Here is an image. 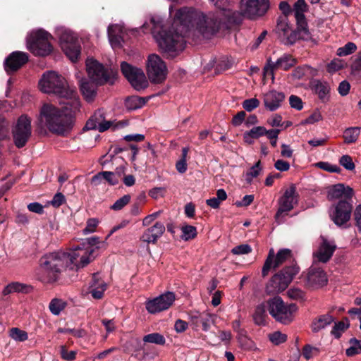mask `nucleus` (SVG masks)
<instances>
[{
	"mask_svg": "<svg viewBox=\"0 0 361 361\" xmlns=\"http://www.w3.org/2000/svg\"><path fill=\"white\" fill-rule=\"evenodd\" d=\"M220 11L205 15L202 13H186L183 9L177 11L173 24L168 28L160 20L152 18L151 31L164 56L168 59L177 56L185 48L183 33L196 28L203 36L209 37L230 23H240L239 13L230 10L232 0H211Z\"/></svg>",
	"mask_w": 361,
	"mask_h": 361,
	"instance_id": "obj_1",
	"label": "nucleus"
},
{
	"mask_svg": "<svg viewBox=\"0 0 361 361\" xmlns=\"http://www.w3.org/2000/svg\"><path fill=\"white\" fill-rule=\"evenodd\" d=\"M61 107L44 103L40 107L38 119L52 134L65 136L74 127L75 115L80 110L79 97H71L60 102Z\"/></svg>",
	"mask_w": 361,
	"mask_h": 361,
	"instance_id": "obj_2",
	"label": "nucleus"
},
{
	"mask_svg": "<svg viewBox=\"0 0 361 361\" xmlns=\"http://www.w3.org/2000/svg\"><path fill=\"white\" fill-rule=\"evenodd\" d=\"M68 256L66 252L58 251L45 254L39 259L40 273L38 279L47 284L56 282L61 273L67 267Z\"/></svg>",
	"mask_w": 361,
	"mask_h": 361,
	"instance_id": "obj_3",
	"label": "nucleus"
},
{
	"mask_svg": "<svg viewBox=\"0 0 361 361\" xmlns=\"http://www.w3.org/2000/svg\"><path fill=\"white\" fill-rule=\"evenodd\" d=\"M39 87L42 92L54 94L63 100L79 97L75 90L68 87L65 78L54 71L44 73L39 82Z\"/></svg>",
	"mask_w": 361,
	"mask_h": 361,
	"instance_id": "obj_4",
	"label": "nucleus"
},
{
	"mask_svg": "<svg viewBox=\"0 0 361 361\" xmlns=\"http://www.w3.org/2000/svg\"><path fill=\"white\" fill-rule=\"evenodd\" d=\"M299 271V266L295 260H292L289 265L285 266L271 278L266 287L267 293L274 294L283 291Z\"/></svg>",
	"mask_w": 361,
	"mask_h": 361,
	"instance_id": "obj_5",
	"label": "nucleus"
},
{
	"mask_svg": "<svg viewBox=\"0 0 361 361\" xmlns=\"http://www.w3.org/2000/svg\"><path fill=\"white\" fill-rule=\"evenodd\" d=\"M52 39L50 33L39 29L30 34L27 42V49L35 56H48L53 51V46L51 43Z\"/></svg>",
	"mask_w": 361,
	"mask_h": 361,
	"instance_id": "obj_6",
	"label": "nucleus"
},
{
	"mask_svg": "<svg viewBox=\"0 0 361 361\" xmlns=\"http://www.w3.org/2000/svg\"><path fill=\"white\" fill-rule=\"evenodd\" d=\"M269 314L276 321L289 324L293 320V314L298 310L296 304L286 305L281 297L276 296L267 301Z\"/></svg>",
	"mask_w": 361,
	"mask_h": 361,
	"instance_id": "obj_7",
	"label": "nucleus"
},
{
	"mask_svg": "<svg viewBox=\"0 0 361 361\" xmlns=\"http://www.w3.org/2000/svg\"><path fill=\"white\" fill-rule=\"evenodd\" d=\"M86 69L90 79L99 85L106 83L112 85L116 79V71L105 68L94 59L87 60Z\"/></svg>",
	"mask_w": 361,
	"mask_h": 361,
	"instance_id": "obj_8",
	"label": "nucleus"
},
{
	"mask_svg": "<svg viewBox=\"0 0 361 361\" xmlns=\"http://www.w3.org/2000/svg\"><path fill=\"white\" fill-rule=\"evenodd\" d=\"M68 256L66 266L70 269L78 271L92 262L97 256L95 248L81 249L78 247L71 253L66 252Z\"/></svg>",
	"mask_w": 361,
	"mask_h": 361,
	"instance_id": "obj_9",
	"label": "nucleus"
},
{
	"mask_svg": "<svg viewBox=\"0 0 361 361\" xmlns=\"http://www.w3.org/2000/svg\"><path fill=\"white\" fill-rule=\"evenodd\" d=\"M147 73L151 82L159 84L166 80L168 69L159 56L151 54L147 59Z\"/></svg>",
	"mask_w": 361,
	"mask_h": 361,
	"instance_id": "obj_10",
	"label": "nucleus"
},
{
	"mask_svg": "<svg viewBox=\"0 0 361 361\" xmlns=\"http://www.w3.org/2000/svg\"><path fill=\"white\" fill-rule=\"evenodd\" d=\"M32 133L31 120L26 115L20 116L12 129L14 145L17 148H22L27 144Z\"/></svg>",
	"mask_w": 361,
	"mask_h": 361,
	"instance_id": "obj_11",
	"label": "nucleus"
},
{
	"mask_svg": "<svg viewBox=\"0 0 361 361\" xmlns=\"http://www.w3.org/2000/svg\"><path fill=\"white\" fill-rule=\"evenodd\" d=\"M353 209V200H339L330 213L331 221L338 227L344 226L350 219Z\"/></svg>",
	"mask_w": 361,
	"mask_h": 361,
	"instance_id": "obj_12",
	"label": "nucleus"
},
{
	"mask_svg": "<svg viewBox=\"0 0 361 361\" xmlns=\"http://www.w3.org/2000/svg\"><path fill=\"white\" fill-rule=\"evenodd\" d=\"M61 47L66 56L76 62L80 56L81 47L78 37L71 31L64 30L60 35Z\"/></svg>",
	"mask_w": 361,
	"mask_h": 361,
	"instance_id": "obj_13",
	"label": "nucleus"
},
{
	"mask_svg": "<svg viewBox=\"0 0 361 361\" xmlns=\"http://www.w3.org/2000/svg\"><path fill=\"white\" fill-rule=\"evenodd\" d=\"M121 70L135 90L140 91L147 87L148 81L142 69L123 61L121 64Z\"/></svg>",
	"mask_w": 361,
	"mask_h": 361,
	"instance_id": "obj_14",
	"label": "nucleus"
},
{
	"mask_svg": "<svg viewBox=\"0 0 361 361\" xmlns=\"http://www.w3.org/2000/svg\"><path fill=\"white\" fill-rule=\"evenodd\" d=\"M297 63V60L290 54H284L279 58L276 62H273L271 58H269L267 64L263 69L264 77L271 76V79L274 80V70L282 69L283 71H288L293 67Z\"/></svg>",
	"mask_w": 361,
	"mask_h": 361,
	"instance_id": "obj_15",
	"label": "nucleus"
},
{
	"mask_svg": "<svg viewBox=\"0 0 361 361\" xmlns=\"http://www.w3.org/2000/svg\"><path fill=\"white\" fill-rule=\"evenodd\" d=\"M298 199L299 195L296 192V186L295 184H291L279 200L280 207L275 214V218L278 219L284 212L291 211L298 204Z\"/></svg>",
	"mask_w": 361,
	"mask_h": 361,
	"instance_id": "obj_16",
	"label": "nucleus"
},
{
	"mask_svg": "<svg viewBox=\"0 0 361 361\" xmlns=\"http://www.w3.org/2000/svg\"><path fill=\"white\" fill-rule=\"evenodd\" d=\"M269 6L268 0H241L240 1L241 10L249 18L264 15Z\"/></svg>",
	"mask_w": 361,
	"mask_h": 361,
	"instance_id": "obj_17",
	"label": "nucleus"
},
{
	"mask_svg": "<svg viewBox=\"0 0 361 361\" xmlns=\"http://www.w3.org/2000/svg\"><path fill=\"white\" fill-rule=\"evenodd\" d=\"M29 60L27 53L15 51L11 53L4 62V70L8 75H11L21 68Z\"/></svg>",
	"mask_w": 361,
	"mask_h": 361,
	"instance_id": "obj_18",
	"label": "nucleus"
},
{
	"mask_svg": "<svg viewBox=\"0 0 361 361\" xmlns=\"http://www.w3.org/2000/svg\"><path fill=\"white\" fill-rule=\"evenodd\" d=\"M311 38V34L308 30L307 23L300 25V23H297L296 30L290 29L289 32L283 37L281 41L286 45L293 44L297 40H309Z\"/></svg>",
	"mask_w": 361,
	"mask_h": 361,
	"instance_id": "obj_19",
	"label": "nucleus"
},
{
	"mask_svg": "<svg viewBox=\"0 0 361 361\" xmlns=\"http://www.w3.org/2000/svg\"><path fill=\"white\" fill-rule=\"evenodd\" d=\"M354 195V191L350 186H345L343 183H338L331 185L327 193L329 200L336 199L351 200Z\"/></svg>",
	"mask_w": 361,
	"mask_h": 361,
	"instance_id": "obj_20",
	"label": "nucleus"
},
{
	"mask_svg": "<svg viewBox=\"0 0 361 361\" xmlns=\"http://www.w3.org/2000/svg\"><path fill=\"white\" fill-rule=\"evenodd\" d=\"M326 274L320 268H311L307 276L306 284L309 288H318L326 285Z\"/></svg>",
	"mask_w": 361,
	"mask_h": 361,
	"instance_id": "obj_21",
	"label": "nucleus"
},
{
	"mask_svg": "<svg viewBox=\"0 0 361 361\" xmlns=\"http://www.w3.org/2000/svg\"><path fill=\"white\" fill-rule=\"evenodd\" d=\"M165 226L160 221H157L152 226L146 229L140 237V240L147 243L156 244L158 239L164 234Z\"/></svg>",
	"mask_w": 361,
	"mask_h": 361,
	"instance_id": "obj_22",
	"label": "nucleus"
},
{
	"mask_svg": "<svg viewBox=\"0 0 361 361\" xmlns=\"http://www.w3.org/2000/svg\"><path fill=\"white\" fill-rule=\"evenodd\" d=\"M285 99V94L281 92L271 90L264 96V104L266 109L271 111L278 109L281 102Z\"/></svg>",
	"mask_w": 361,
	"mask_h": 361,
	"instance_id": "obj_23",
	"label": "nucleus"
},
{
	"mask_svg": "<svg viewBox=\"0 0 361 361\" xmlns=\"http://www.w3.org/2000/svg\"><path fill=\"white\" fill-rule=\"evenodd\" d=\"M310 87L322 102L326 103L329 100L330 86L327 82L314 79L310 81Z\"/></svg>",
	"mask_w": 361,
	"mask_h": 361,
	"instance_id": "obj_24",
	"label": "nucleus"
},
{
	"mask_svg": "<svg viewBox=\"0 0 361 361\" xmlns=\"http://www.w3.org/2000/svg\"><path fill=\"white\" fill-rule=\"evenodd\" d=\"M189 316L190 322L195 328L202 326L204 331H209L212 322V315L211 314L206 312H200L195 311L190 312Z\"/></svg>",
	"mask_w": 361,
	"mask_h": 361,
	"instance_id": "obj_25",
	"label": "nucleus"
},
{
	"mask_svg": "<svg viewBox=\"0 0 361 361\" xmlns=\"http://www.w3.org/2000/svg\"><path fill=\"white\" fill-rule=\"evenodd\" d=\"M99 84L93 82L90 79L82 78L80 81V90L87 102H92L97 95V90Z\"/></svg>",
	"mask_w": 361,
	"mask_h": 361,
	"instance_id": "obj_26",
	"label": "nucleus"
},
{
	"mask_svg": "<svg viewBox=\"0 0 361 361\" xmlns=\"http://www.w3.org/2000/svg\"><path fill=\"white\" fill-rule=\"evenodd\" d=\"M336 249V245H331L326 238H322V243L319 246L317 257L321 262H327L332 257Z\"/></svg>",
	"mask_w": 361,
	"mask_h": 361,
	"instance_id": "obj_27",
	"label": "nucleus"
},
{
	"mask_svg": "<svg viewBox=\"0 0 361 361\" xmlns=\"http://www.w3.org/2000/svg\"><path fill=\"white\" fill-rule=\"evenodd\" d=\"M91 288L90 293L93 298L99 300L103 298L107 284L99 278V273L93 274Z\"/></svg>",
	"mask_w": 361,
	"mask_h": 361,
	"instance_id": "obj_28",
	"label": "nucleus"
},
{
	"mask_svg": "<svg viewBox=\"0 0 361 361\" xmlns=\"http://www.w3.org/2000/svg\"><path fill=\"white\" fill-rule=\"evenodd\" d=\"M335 318L331 314V312L325 314H322L315 318L311 325L312 331L317 333L326 326L334 322Z\"/></svg>",
	"mask_w": 361,
	"mask_h": 361,
	"instance_id": "obj_29",
	"label": "nucleus"
},
{
	"mask_svg": "<svg viewBox=\"0 0 361 361\" xmlns=\"http://www.w3.org/2000/svg\"><path fill=\"white\" fill-rule=\"evenodd\" d=\"M267 133V128L264 126H255L248 131H245L243 136V141L248 145L254 143V140H257L262 136H264Z\"/></svg>",
	"mask_w": 361,
	"mask_h": 361,
	"instance_id": "obj_30",
	"label": "nucleus"
},
{
	"mask_svg": "<svg viewBox=\"0 0 361 361\" xmlns=\"http://www.w3.org/2000/svg\"><path fill=\"white\" fill-rule=\"evenodd\" d=\"M107 33L111 46L120 47L123 41L121 28L118 25H111L108 27Z\"/></svg>",
	"mask_w": 361,
	"mask_h": 361,
	"instance_id": "obj_31",
	"label": "nucleus"
},
{
	"mask_svg": "<svg viewBox=\"0 0 361 361\" xmlns=\"http://www.w3.org/2000/svg\"><path fill=\"white\" fill-rule=\"evenodd\" d=\"M307 4L305 0H298L294 4V15L296 23H300V25H305L307 23L304 12L307 8Z\"/></svg>",
	"mask_w": 361,
	"mask_h": 361,
	"instance_id": "obj_32",
	"label": "nucleus"
},
{
	"mask_svg": "<svg viewBox=\"0 0 361 361\" xmlns=\"http://www.w3.org/2000/svg\"><path fill=\"white\" fill-rule=\"evenodd\" d=\"M149 97H142L139 96L128 97L125 100V106L127 109L133 111L142 108L146 104Z\"/></svg>",
	"mask_w": 361,
	"mask_h": 361,
	"instance_id": "obj_33",
	"label": "nucleus"
},
{
	"mask_svg": "<svg viewBox=\"0 0 361 361\" xmlns=\"http://www.w3.org/2000/svg\"><path fill=\"white\" fill-rule=\"evenodd\" d=\"M90 118L98 124V130L101 133L106 131L111 126L110 121H105L104 113L101 109L97 110Z\"/></svg>",
	"mask_w": 361,
	"mask_h": 361,
	"instance_id": "obj_34",
	"label": "nucleus"
},
{
	"mask_svg": "<svg viewBox=\"0 0 361 361\" xmlns=\"http://www.w3.org/2000/svg\"><path fill=\"white\" fill-rule=\"evenodd\" d=\"M253 320L255 324L258 326H265L266 319L267 318L266 306L264 304L258 305L253 314Z\"/></svg>",
	"mask_w": 361,
	"mask_h": 361,
	"instance_id": "obj_35",
	"label": "nucleus"
},
{
	"mask_svg": "<svg viewBox=\"0 0 361 361\" xmlns=\"http://www.w3.org/2000/svg\"><path fill=\"white\" fill-rule=\"evenodd\" d=\"M290 259L294 260L292 256V251L290 249L284 248L278 251L272 268L276 269L281 266L285 261Z\"/></svg>",
	"mask_w": 361,
	"mask_h": 361,
	"instance_id": "obj_36",
	"label": "nucleus"
},
{
	"mask_svg": "<svg viewBox=\"0 0 361 361\" xmlns=\"http://www.w3.org/2000/svg\"><path fill=\"white\" fill-rule=\"evenodd\" d=\"M237 340L240 347L244 350H252L255 348L254 341L247 337L246 331H241L240 335L237 336Z\"/></svg>",
	"mask_w": 361,
	"mask_h": 361,
	"instance_id": "obj_37",
	"label": "nucleus"
},
{
	"mask_svg": "<svg viewBox=\"0 0 361 361\" xmlns=\"http://www.w3.org/2000/svg\"><path fill=\"white\" fill-rule=\"evenodd\" d=\"M360 134V127H350L345 130L343 133L344 142L346 144L355 143Z\"/></svg>",
	"mask_w": 361,
	"mask_h": 361,
	"instance_id": "obj_38",
	"label": "nucleus"
},
{
	"mask_svg": "<svg viewBox=\"0 0 361 361\" xmlns=\"http://www.w3.org/2000/svg\"><path fill=\"white\" fill-rule=\"evenodd\" d=\"M350 326L349 319L347 317H344L342 321L335 322L333 326L331 334L334 336L336 338H340L342 332L345 331Z\"/></svg>",
	"mask_w": 361,
	"mask_h": 361,
	"instance_id": "obj_39",
	"label": "nucleus"
},
{
	"mask_svg": "<svg viewBox=\"0 0 361 361\" xmlns=\"http://www.w3.org/2000/svg\"><path fill=\"white\" fill-rule=\"evenodd\" d=\"M67 306V302L62 299L54 298L49 305L50 312L54 315H59Z\"/></svg>",
	"mask_w": 361,
	"mask_h": 361,
	"instance_id": "obj_40",
	"label": "nucleus"
},
{
	"mask_svg": "<svg viewBox=\"0 0 361 361\" xmlns=\"http://www.w3.org/2000/svg\"><path fill=\"white\" fill-rule=\"evenodd\" d=\"M291 27L288 23L287 16H280L277 20L276 30L279 32L281 39L284 35L289 32Z\"/></svg>",
	"mask_w": 361,
	"mask_h": 361,
	"instance_id": "obj_41",
	"label": "nucleus"
},
{
	"mask_svg": "<svg viewBox=\"0 0 361 361\" xmlns=\"http://www.w3.org/2000/svg\"><path fill=\"white\" fill-rule=\"evenodd\" d=\"M143 342L164 345L166 343V338L159 333H152L144 336Z\"/></svg>",
	"mask_w": 361,
	"mask_h": 361,
	"instance_id": "obj_42",
	"label": "nucleus"
},
{
	"mask_svg": "<svg viewBox=\"0 0 361 361\" xmlns=\"http://www.w3.org/2000/svg\"><path fill=\"white\" fill-rule=\"evenodd\" d=\"M183 235L181 238L185 241L194 239L197 235V231L195 226L185 224L181 227Z\"/></svg>",
	"mask_w": 361,
	"mask_h": 361,
	"instance_id": "obj_43",
	"label": "nucleus"
},
{
	"mask_svg": "<svg viewBox=\"0 0 361 361\" xmlns=\"http://www.w3.org/2000/svg\"><path fill=\"white\" fill-rule=\"evenodd\" d=\"M161 298H155L153 300H150L146 302L145 307L147 310L151 314H156L157 312L164 311V308L160 305V300Z\"/></svg>",
	"mask_w": 361,
	"mask_h": 361,
	"instance_id": "obj_44",
	"label": "nucleus"
},
{
	"mask_svg": "<svg viewBox=\"0 0 361 361\" xmlns=\"http://www.w3.org/2000/svg\"><path fill=\"white\" fill-rule=\"evenodd\" d=\"M9 336L16 341L23 342L28 338L27 333L17 327H13L9 330Z\"/></svg>",
	"mask_w": 361,
	"mask_h": 361,
	"instance_id": "obj_45",
	"label": "nucleus"
},
{
	"mask_svg": "<svg viewBox=\"0 0 361 361\" xmlns=\"http://www.w3.org/2000/svg\"><path fill=\"white\" fill-rule=\"evenodd\" d=\"M158 298H162L159 303L161 305V307L164 308V310L169 309L176 299L175 294L173 292L169 291L159 295Z\"/></svg>",
	"mask_w": 361,
	"mask_h": 361,
	"instance_id": "obj_46",
	"label": "nucleus"
},
{
	"mask_svg": "<svg viewBox=\"0 0 361 361\" xmlns=\"http://www.w3.org/2000/svg\"><path fill=\"white\" fill-rule=\"evenodd\" d=\"M275 257L274 250L271 249L262 267V274L263 277H265L272 268Z\"/></svg>",
	"mask_w": 361,
	"mask_h": 361,
	"instance_id": "obj_47",
	"label": "nucleus"
},
{
	"mask_svg": "<svg viewBox=\"0 0 361 361\" xmlns=\"http://www.w3.org/2000/svg\"><path fill=\"white\" fill-rule=\"evenodd\" d=\"M288 296L295 300L300 302L305 301L306 299V293L298 288H292L287 291Z\"/></svg>",
	"mask_w": 361,
	"mask_h": 361,
	"instance_id": "obj_48",
	"label": "nucleus"
},
{
	"mask_svg": "<svg viewBox=\"0 0 361 361\" xmlns=\"http://www.w3.org/2000/svg\"><path fill=\"white\" fill-rule=\"evenodd\" d=\"M262 170L261 161L259 160L254 166H252L250 171L246 173V181L247 183H251L253 178H256L259 175Z\"/></svg>",
	"mask_w": 361,
	"mask_h": 361,
	"instance_id": "obj_49",
	"label": "nucleus"
},
{
	"mask_svg": "<svg viewBox=\"0 0 361 361\" xmlns=\"http://www.w3.org/2000/svg\"><path fill=\"white\" fill-rule=\"evenodd\" d=\"M58 331L61 334H69L75 338H83L87 335V332L83 329H70V328H59Z\"/></svg>",
	"mask_w": 361,
	"mask_h": 361,
	"instance_id": "obj_50",
	"label": "nucleus"
},
{
	"mask_svg": "<svg viewBox=\"0 0 361 361\" xmlns=\"http://www.w3.org/2000/svg\"><path fill=\"white\" fill-rule=\"evenodd\" d=\"M130 199L131 197L130 195H125L117 200L114 204L110 207V209L114 211H119L130 202Z\"/></svg>",
	"mask_w": 361,
	"mask_h": 361,
	"instance_id": "obj_51",
	"label": "nucleus"
},
{
	"mask_svg": "<svg viewBox=\"0 0 361 361\" xmlns=\"http://www.w3.org/2000/svg\"><path fill=\"white\" fill-rule=\"evenodd\" d=\"M357 49V46L355 43L349 42L343 47H340L337 50V54L340 56L349 55Z\"/></svg>",
	"mask_w": 361,
	"mask_h": 361,
	"instance_id": "obj_52",
	"label": "nucleus"
},
{
	"mask_svg": "<svg viewBox=\"0 0 361 361\" xmlns=\"http://www.w3.org/2000/svg\"><path fill=\"white\" fill-rule=\"evenodd\" d=\"M316 166L318 168L330 173H340L342 171V169L338 166L333 165L329 162L319 161L317 163Z\"/></svg>",
	"mask_w": 361,
	"mask_h": 361,
	"instance_id": "obj_53",
	"label": "nucleus"
},
{
	"mask_svg": "<svg viewBox=\"0 0 361 361\" xmlns=\"http://www.w3.org/2000/svg\"><path fill=\"white\" fill-rule=\"evenodd\" d=\"M259 104V100L255 97L245 99L242 103L243 108L248 112L252 111L257 108Z\"/></svg>",
	"mask_w": 361,
	"mask_h": 361,
	"instance_id": "obj_54",
	"label": "nucleus"
},
{
	"mask_svg": "<svg viewBox=\"0 0 361 361\" xmlns=\"http://www.w3.org/2000/svg\"><path fill=\"white\" fill-rule=\"evenodd\" d=\"M269 338L274 345H280L287 340V336L280 331H275L269 335Z\"/></svg>",
	"mask_w": 361,
	"mask_h": 361,
	"instance_id": "obj_55",
	"label": "nucleus"
},
{
	"mask_svg": "<svg viewBox=\"0 0 361 361\" xmlns=\"http://www.w3.org/2000/svg\"><path fill=\"white\" fill-rule=\"evenodd\" d=\"M12 286L13 291L16 293H29L33 290L32 286L19 282H12Z\"/></svg>",
	"mask_w": 361,
	"mask_h": 361,
	"instance_id": "obj_56",
	"label": "nucleus"
},
{
	"mask_svg": "<svg viewBox=\"0 0 361 361\" xmlns=\"http://www.w3.org/2000/svg\"><path fill=\"white\" fill-rule=\"evenodd\" d=\"M252 249L248 244H241L234 247L231 250V253L233 255H246L252 252Z\"/></svg>",
	"mask_w": 361,
	"mask_h": 361,
	"instance_id": "obj_57",
	"label": "nucleus"
},
{
	"mask_svg": "<svg viewBox=\"0 0 361 361\" xmlns=\"http://www.w3.org/2000/svg\"><path fill=\"white\" fill-rule=\"evenodd\" d=\"M339 164L348 171L355 169V164L349 155H343L339 159Z\"/></svg>",
	"mask_w": 361,
	"mask_h": 361,
	"instance_id": "obj_58",
	"label": "nucleus"
},
{
	"mask_svg": "<svg viewBox=\"0 0 361 361\" xmlns=\"http://www.w3.org/2000/svg\"><path fill=\"white\" fill-rule=\"evenodd\" d=\"M77 352L74 350L68 351L66 346L62 345L60 349V355L61 358L66 361H73L75 359Z\"/></svg>",
	"mask_w": 361,
	"mask_h": 361,
	"instance_id": "obj_59",
	"label": "nucleus"
},
{
	"mask_svg": "<svg viewBox=\"0 0 361 361\" xmlns=\"http://www.w3.org/2000/svg\"><path fill=\"white\" fill-rule=\"evenodd\" d=\"M102 175H103L104 180L110 185H116L120 182L112 171H103Z\"/></svg>",
	"mask_w": 361,
	"mask_h": 361,
	"instance_id": "obj_60",
	"label": "nucleus"
},
{
	"mask_svg": "<svg viewBox=\"0 0 361 361\" xmlns=\"http://www.w3.org/2000/svg\"><path fill=\"white\" fill-rule=\"evenodd\" d=\"M322 120V116L321 113L316 110L310 116H309L305 120L301 122L302 125L313 124L316 122Z\"/></svg>",
	"mask_w": 361,
	"mask_h": 361,
	"instance_id": "obj_61",
	"label": "nucleus"
},
{
	"mask_svg": "<svg viewBox=\"0 0 361 361\" xmlns=\"http://www.w3.org/2000/svg\"><path fill=\"white\" fill-rule=\"evenodd\" d=\"M87 242L88 244V247L86 249L95 248V252L97 251L99 248L102 247L101 245H104L105 243L100 242L99 238L97 236H93L89 238H87Z\"/></svg>",
	"mask_w": 361,
	"mask_h": 361,
	"instance_id": "obj_62",
	"label": "nucleus"
},
{
	"mask_svg": "<svg viewBox=\"0 0 361 361\" xmlns=\"http://www.w3.org/2000/svg\"><path fill=\"white\" fill-rule=\"evenodd\" d=\"M289 104L290 106L298 111H300L303 108V102L300 97L296 95H290L289 97Z\"/></svg>",
	"mask_w": 361,
	"mask_h": 361,
	"instance_id": "obj_63",
	"label": "nucleus"
},
{
	"mask_svg": "<svg viewBox=\"0 0 361 361\" xmlns=\"http://www.w3.org/2000/svg\"><path fill=\"white\" fill-rule=\"evenodd\" d=\"M353 216L355 226L357 228L358 231L361 233V204L355 207Z\"/></svg>",
	"mask_w": 361,
	"mask_h": 361,
	"instance_id": "obj_64",
	"label": "nucleus"
}]
</instances>
